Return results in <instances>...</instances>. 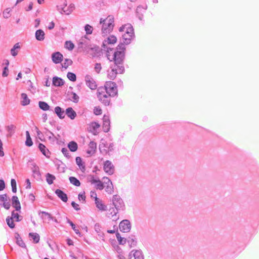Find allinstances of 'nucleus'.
Wrapping results in <instances>:
<instances>
[{"mask_svg": "<svg viewBox=\"0 0 259 259\" xmlns=\"http://www.w3.org/2000/svg\"><path fill=\"white\" fill-rule=\"evenodd\" d=\"M113 49H108L107 51V57L110 61H114L116 65L120 64L122 63L125 58L126 48L123 43H120L116 48V51L113 55H110V52L112 51Z\"/></svg>", "mask_w": 259, "mask_h": 259, "instance_id": "nucleus-1", "label": "nucleus"}, {"mask_svg": "<svg viewBox=\"0 0 259 259\" xmlns=\"http://www.w3.org/2000/svg\"><path fill=\"white\" fill-rule=\"evenodd\" d=\"M119 31L124 32L122 36L123 42L125 44H129L134 36V29L133 26L129 23L123 25L119 27Z\"/></svg>", "mask_w": 259, "mask_h": 259, "instance_id": "nucleus-2", "label": "nucleus"}, {"mask_svg": "<svg viewBox=\"0 0 259 259\" xmlns=\"http://www.w3.org/2000/svg\"><path fill=\"white\" fill-rule=\"evenodd\" d=\"M114 18L113 16H108L106 19H100V24L102 25V32L106 35L111 32L114 27Z\"/></svg>", "mask_w": 259, "mask_h": 259, "instance_id": "nucleus-3", "label": "nucleus"}, {"mask_svg": "<svg viewBox=\"0 0 259 259\" xmlns=\"http://www.w3.org/2000/svg\"><path fill=\"white\" fill-rule=\"evenodd\" d=\"M97 97L99 100L105 105H109L110 101V96L103 87L98 88L97 91Z\"/></svg>", "mask_w": 259, "mask_h": 259, "instance_id": "nucleus-4", "label": "nucleus"}, {"mask_svg": "<svg viewBox=\"0 0 259 259\" xmlns=\"http://www.w3.org/2000/svg\"><path fill=\"white\" fill-rule=\"evenodd\" d=\"M103 87L105 88L110 97H113L117 94V87L114 82L107 81Z\"/></svg>", "mask_w": 259, "mask_h": 259, "instance_id": "nucleus-5", "label": "nucleus"}, {"mask_svg": "<svg viewBox=\"0 0 259 259\" xmlns=\"http://www.w3.org/2000/svg\"><path fill=\"white\" fill-rule=\"evenodd\" d=\"M58 10L61 14L69 15L71 13L70 10L67 6L66 2L65 1H61L59 2L57 6Z\"/></svg>", "mask_w": 259, "mask_h": 259, "instance_id": "nucleus-6", "label": "nucleus"}, {"mask_svg": "<svg viewBox=\"0 0 259 259\" xmlns=\"http://www.w3.org/2000/svg\"><path fill=\"white\" fill-rule=\"evenodd\" d=\"M89 182L92 184H96L97 189L103 190L104 189V184L100 181L99 178H95L94 176H90Z\"/></svg>", "mask_w": 259, "mask_h": 259, "instance_id": "nucleus-7", "label": "nucleus"}, {"mask_svg": "<svg viewBox=\"0 0 259 259\" xmlns=\"http://www.w3.org/2000/svg\"><path fill=\"white\" fill-rule=\"evenodd\" d=\"M103 169L106 174L112 175L114 171V166L110 161L106 160L104 163Z\"/></svg>", "mask_w": 259, "mask_h": 259, "instance_id": "nucleus-8", "label": "nucleus"}, {"mask_svg": "<svg viewBox=\"0 0 259 259\" xmlns=\"http://www.w3.org/2000/svg\"><path fill=\"white\" fill-rule=\"evenodd\" d=\"M119 228L121 231L128 232L131 228V223L127 220H123L120 223Z\"/></svg>", "mask_w": 259, "mask_h": 259, "instance_id": "nucleus-9", "label": "nucleus"}, {"mask_svg": "<svg viewBox=\"0 0 259 259\" xmlns=\"http://www.w3.org/2000/svg\"><path fill=\"white\" fill-rule=\"evenodd\" d=\"M100 127V124L97 122H92L88 124V131L94 135L98 134V130Z\"/></svg>", "mask_w": 259, "mask_h": 259, "instance_id": "nucleus-10", "label": "nucleus"}, {"mask_svg": "<svg viewBox=\"0 0 259 259\" xmlns=\"http://www.w3.org/2000/svg\"><path fill=\"white\" fill-rule=\"evenodd\" d=\"M129 259H144V256L141 250H134L129 254Z\"/></svg>", "mask_w": 259, "mask_h": 259, "instance_id": "nucleus-11", "label": "nucleus"}, {"mask_svg": "<svg viewBox=\"0 0 259 259\" xmlns=\"http://www.w3.org/2000/svg\"><path fill=\"white\" fill-rule=\"evenodd\" d=\"M86 84L91 89L95 90L97 88V84L95 80L89 75L85 76Z\"/></svg>", "mask_w": 259, "mask_h": 259, "instance_id": "nucleus-12", "label": "nucleus"}, {"mask_svg": "<svg viewBox=\"0 0 259 259\" xmlns=\"http://www.w3.org/2000/svg\"><path fill=\"white\" fill-rule=\"evenodd\" d=\"M118 66L115 64V65L111 67V70L108 71L107 76L109 79L113 80L114 79L117 75V68Z\"/></svg>", "mask_w": 259, "mask_h": 259, "instance_id": "nucleus-13", "label": "nucleus"}, {"mask_svg": "<svg viewBox=\"0 0 259 259\" xmlns=\"http://www.w3.org/2000/svg\"><path fill=\"white\" fill-rule=\"evenodd\" d=\"M63 55L59 52L54 53L52 55V61L55 64H58L61 62L63 60Z\"/></svg>", "mask_w": 259, "mask_h": 259, "instance_id": "nucleus-14", "label": "nucleus"}, {"mask_svg": "<svg viewBox=\"0 0 259 259\" xmlns=\"http://www.w3.org/2000/svg\"><path fill=\"white\" fill-rule=\"evenodd\" d=\"M103 179L106 180L107 182H105V184L107 185L106 187V191L110 194H111L113 193L114 189H113V186L111 182V181L110 180V179L107 177H104Z\"/></svg>", "mask_w": 259, "mask_h": 259, "instance_id": "nucleus-15", "label": "nucleus"}, {"mask_svg": "<svg viewBox=\"0 0 259 259\" xmlns=\"http://www.w3.org/2000/svg\"><path fill=\"white\" fill-rule=\"evenodd\" d=\"M12 204L13 207H14L16 211H20L21 209V205L19 201L18 197L14 196L12 198Z\"/></svg>", "mask_w": 259, "mask_h": 259, "instance_id": "nucleus-16", "label": "nucleus"}, {"mask_svg": "<svg viewBox=\"0 0 259 259\" xmlns=\"http://www.w3.org/2000/svg\"><path fill=\"white\" fill-rule=\"evenodd\" d=\"M96 148V143L93 141H91L88 145V149L87 150V152L90 155H92L95 153Z\"/></svg>", "mask_w": 259, "mask_h": 259, "instance_id": "nucleus-17", "label": "nucleus"}, {"mask_svg": "<svg viewBox=\"0 0 259 259\" xmlns=\"http://www.w3.org/2000/svg\"><path fill=\"white\" fill-rule=\"evenodd\" d=\"M113 203L116 209L121 207L123 204L122 199L117 195L114 196L113 198Z\"/></svg>", "mask_w": 259, "mask_h": 259, "instance_id": "nucleus-18", "label": "nucleus"}, {"mask_svg": "<svg viewBox=\"0 0 259 259\" xmlns=\"http://www.w3.org/2000/svg\"><path fill=\"white\" fill-rule=\"evenodd\" d=\"M110 120L108 117L104 116L103 117V123L102 128L105 132H108L110 130Z\"/></svg>", "mask_w": 259, "mask_h": 259, "instance_id": "nucleus-19", "label": "nucleus"}, {"mask_svg": "<svg viewBox=\"0 0 259 259\" xmlns=\"http://www.w3.org/2000/svg\"><path fill=\"white\" fill-rule=\"evenodd\" d=\"M57 195L63 201L66 202L68 200L67 195L60 189H57L55 191Z\"/></svg>", "mask_w": 259, "mask_h": 259, "instance_id": "nucleus-20", "label": "nucleus"}, {"mask_svg": "<svg viewBox=\"0 0 259 259\" xmlns=\"http://www.w3.org/2000/svg\"><path fill=\"white\" fill-rule=\"evenodd\" d=\"M45 32L42 30H37L35 32L36 39L39 41H42L45 39Z\"/></svg>", "mask_w": 259, "mask_h": 259, "instance_id": "nucleus-21", "label": "nucleus"}, {"mask_svg": "<svg viewBox=\"0 0 259 259\" xmlns=\"http://www.w3.org/2000/svg\"><path fill=\"white\" fill-rule=\"evenodd\" d=\"M67 115L71 119H73L76 116V112L71 107L68 108L66 110Z\"/></svg>", "mask_w": 259, "mask_h": 259, "instance_id": "nucleus-22", "label": "nucleus"}, {"mask_svg": "<svg viewBox=\"0 0 259 259\" xmlns=\"http://www.w3.org/2000/svg\"><path fill=\"white\" fill-rule=\"evenodd\" d=\"M55 112L58 116L61 118L63 119L65 117V113L64 110H63L61 107L59 106H57L55 108Z\"/></svg>", "mask_w": 259, "mask_h": 259, "instance_id": "nucleus-23", "label": "nucleus"}, {"mask_svg": "<svg viewBox=\"0 0 259 259\" xmlns=\"http://www.w3.org/2000/svg\"><path fill=\"white\" fill-rule=\"evenodd\" d=\"M117 37L115 35H111L108 37L105 42L109 45H114L117 42Z\"/></svg>", "mask_w": 259, "mask_h": 259, "instance_id": "nucleus-24", "label": "nucleus"}, {"mask_svg": "<svg viewBox=\"0 0 259 259\" xmlns=\"http://www.w3.org/2000/svg\"><path fill=\"white\" fill-rule=\"evenodd\" d=\"M68 147L71 152H75L78 149V145L75 142L71 141L68 143Z\"/></svg>", "mask_w": 259, "mask_h": 259, "instance_id": "nucleus-25", "label": "nucleus"}, {"mask_svg": "<svg viewBox=\"0 0 259 259\" xmlns=\"http://www.w3.org/2000/svg\"><path fill=\"white\" fill-rule=\"evenodd\" d=\"M7 131L9 133L8 137H11V136L14 133L16 127L14 124L8 125L6 127Z\"/></svg>", "mask_w": 259, "mask_h": 259, "instance_id": "nucleus-26", "label": "nucleus"}, {"mask_svg": "<svg viewBox=\"0 0 259 259\" xmlns=\"http://www.w3.org/2000/svg\"><path fill=\"white\" fill-rule=\"evenodd\" d=\"M21 98L22 99L21 101V104L23 106H26L29 104L30 100L27 97V95L25 93H22L21 94Z\"/></svg>", "mask_w": 259, "mask_h": 259, "instance_id": "nucleus-27", "label": "nucleus"}, {"mask_svg": "<svg viewBox=\"0 0 259 259\" xmlns=\"http://www.w3.org/2000/svg\"><path fill=\"white\" fill-rule=\"evenodd\" d=\"M96 206L101 210H105L106 209V206L104 205L102 201L99 198H96L95 201Z\"/></svg>", "mask_w": 259, "mask_h": 259, "instance_id": "nucleus-28", "label": "nucleus"}, {"mask_svg": "<svg viewBox=\"0 0 259 259\" xmlns=\"http://www.w3.org/2000/svg\"><path fill=\"white\" fill-rule=\"evenodd\" d=\"M75 160L76 164L78 165L81 170L84 171L85 170V167L84 163L82 162L81 158L80 157H76Z\"/></svg>", "mask_w": 259, "mask_h": 259, "instance_id": "nucleus-29", "label": "nucleus"}, {"mask_svg": "<svg viewBox=\"0 0 259 259\" xmlns=\"http://www.w3.org/2000/svg\"><path fill=\"white\" fill-rule=\"evenodd\" d=\"M20 48V46L19 43H16L13 47L12 49L11 50V55L15 57L17 55L18 53V51L17 50Z\"/></svg>", "mask_w": 259, "mask_h": 259, "instance_id": "nucleus-30", "label": "nucleus"}, {"mask_svg": "<svg viewBox=\"0 0 259 259\" xmlns=\"http://www.w3.org/2000/svg\"><path fill=\"white\" fill-rule=\"evenodd\" d=\"M53 84L57 87L61 86L64 84V82L60 78L55 77L53 79Z\"/></svg>", "mask_w": 259, "mask_h": 259, "instance_id": "nucleus-31", "label": "nucleus"}, {"mask_svg": "<svg viewBox=\"0 0 259 259\" xmlns=\"http://www.w3.org/2000/svg\"><path fill=\"white\" fill-rule=\"evenodd\" d=\"M46 181L49 185H51L53 183L54 181L56 179V177L49 173L46 175Z\"/></svg>", "mask_w": 259, "mask_h": 259, "instance_id": "nucleus-32", "label": "nucleus"}, {"mask_svg": "<svg viewBox=\"0 0 259 259\" xmlns=\"http://www.w3.org/2000/svg\"><path fill=\"white\" fill-rule=\"evenodd\" d=\"M39 107L41 109L44 111L49 110L50 109L49 105L47 103L43 101H40L39 102Z\"/></svg>", "mask_w": 259, "mask_h": 259, "instance_id": "nucleus-33", "label": "nucleus"}, {"mask_svg": "<svg viewBox=\"0 0 259 259\" xmlns=\"http://www.w3.org/2000/svg\"><path fill=\"white\" fill-rule=\"evenodd\" d=\"M29 236L35 243H38L39 240V235L36 233H29Z\"/></svg>", "mask_w": 259, "mask_h": 259, "instance_id": "nucleus-34", "label": "nucleus"}, {"mask_svg": "<svg viewBox=\"0 0 259 259\" xmlns=\"http://www.w3.org/2000/svg\"><path fill=\"white\" fill-rule=\"evenodd\" d=\"M38 147H39V149L40 150V151L42 152V153L44 155H45L46 156L49 157V155H48L49 151L48 150H46V146L44 144L40 143L39 144Z\"/></svg>", "mask_w": 259, "mask_h": 259, "instance_id": "nucleus-35", "label": "nucleus"}, {"mask_svg": "<svg viewBox=\"0 0 259 259\" xmlns=\"http://www.w3.org/2000/svg\"><path fill=\"white\" fill-rule=\"evenodd\" d=\"M14 220L11 217H8L6 219V222L7 225L9 226V227L12 229H13L15 228V225L14 223Z\"/></svg>", "mask_w": 259, "mask_h": 259, "instance_id": "nucleus-36", "label": "nucleus"}, {"mask_svg": "<svg viewBox=\"0 0 259 259\" xmlns=\"http://www.w3.org/2000/svg\"><path fill=\"white\" fill-rule=\"evenodd\" d=\"M26 140L25 142V144L27 146H31L33 144L32 141L31 139L29 133L28 131H26Z\"/></svg>", "mask_w": 259, "mask_h": 259, "instance_id": "nucleus-37", "label": "nucleus"}, {"mask_svg": "<svg viewBox=\"0 0 259 259\" xmlns=\"http://www.w3.org/2000/svg\"><path fill=\"white\" fill-rule=\"evenodd\" d=\"M11 12H12V9L10 8H8L6 9L4 12H3V17L6 18L8 19L10 18L11 16Z\"/></svg>", "mask_w": 259, "mask_h": 259, "instance_id": "nucleus-38", "label": "nucleus"}, {"mask_svg": "<svg viewBox=\"0 0 259 259\" xmlns=\"http://www.w3.org/2000/svg\"><path fill=\"white\" fill-rule=\"evenodd\" d=\"M11 217L16 222H19L21 220V217L17 212H15V211L12 212Z\"/></svg>", "mask_w": 259, "mask_h": 259, "instance_id": "nucleus-39", "label": "nucleus"}, {"mask_svg": "<svg viewBox=\"0 0 259 259\" xmlns=\"http://www.w3.org/2000/svg\"><path fill=\"white\" fill-rule=\"evenodd\" d=\"M70 182L71 184L75 185V186H79L80 185V183L78 180H77L76 178L73 177H71L69 178Z\"/></svg>", "mask_w": 259, "mask_h": 259, "instance_id": "nucleus-40", "label": "nucleus"}, {"mask_svg": "<svg viewBox=\"0 0 259 259\" xmlns=\"http://www.w3.org/2000/svg\"><path fill=\"white\" fill-rule=\"evenodd\" d=\"M42 219L47 221H50L51 220H52L53 218L51 215V214L48 212H42Z\"/></svg>", "mask_w": 259, "mask_h": 259, "instance_id": "nucleus-41", "label": "nucleus"}, {"mask_svg": "<svg viewBox=\"0 0 259 259\" xmlns=\"http://www.w3.org/2000/svg\"><path fill=\"white\" fill-rule=\"evenodd\" d=\"M72 63V61L71 60L69 59H66L62 64V66L63 68L65 69H67L69 66H70Z\"/></svg>", "mask_w": 259, "mask_h": 259, "instance_id": "nucleus-42", "label": "nucleus"}, {"mask_svg": "<svg viewBox=\"0 0 259 259\" xmlns=\"http://www.w3.org/2000/svg\"><path fill=\"white\" fill-rule=\"evenodd\" d=\"M78 200L80 201H82V203L85 202V193L84 191L80 192L78 195Z\"/></svg>", "mask_w": 259, "mask_h": 259, "instance_id": "nucleus-43", "label": "nucleus"}, {"mask_svg": "<svg viewBox=\"0 0 259 259\" xmlns=\"http://www.w3.org/2000/svg\"><path fill=\"white\" fill-rule=\"evenodd\" d=\"M65 47L69 50H72L74 47V44L71 41H66L65 44Z\"/></svg>", "mask_w": 259, "mask_h": 259, "instance_id": "nucleus-44", "label": "nucleus"}, {"mask_svg": "<svg viewBox=\"0 0 259 259\" xmlns=\"http://www.w3.org/2000/svg\"><path fill=\"white\" fill-rule=\"evenodd\" d=\"M67 76L68 78L72 81H75L76 80V75L73 73L68 72L67 74Z\"/></svg>", "mask_w": 259, "mask_h": 259, "instance_id": "nucleus-45", "label": "nucleus"}, {"mask_svg": "<svg viewBox=\"0 0 259 259\" xmlns=\"http://www.w3.org/2000/svg\"><path fill=\"white\" fill-rule=\"evenodd\" d=\"M93 112L96 115H99L102 114V110L99 106H96L94 107Z\"/></svg>", "mask_w": 259, "mask_h": 259, "instance_id": "nucleus-46", "label": "nucleus"}, {"mask_svg": "<svg viewBox=\"0 0 259 259\" xmlns=\"http://www.w3.org/2000/svg\"><path fill=\"white\" fill-rule=\"evenodd\" d=\"M11 184L12 188V191L14 193H16L17 191V184L16 181L14 179H12L11 181Z\"/></svg>", "mask_w": 259, "mask_h": 259, "instance_id": "nucleus-47", "label": "nucleus"}, {"mask_svg": "<svg viewBox=\"0 0 259 259\" xmlns=\"http://www.w3.org/2000/svg\"><path fill=\"white\" fill-rule=\"evenodd\" d=\"M114 215H112L111 216L109 215V217L113 221H116L119 219V217L117 215V212L115 209H113Z\"/></svg>", "mask_w": 259, "mask_h": 259, "instance_id": "nucleus-48", "label": "nucleus"}, {"mask_svg": "<svg viewBox=\"0 0 259 259\" xmlns=\"http://www.w3.org/2000/svg\"><path fill=\"white\" fill-rule=\"evenodd\" d=\"M93 27L89 24L86 25L85 26V30L86 31L87 34H91L93 32Z\"/></svg>", "mask_w": 259, "mask_h": 259, "instance_id": "nucleus-49", "label": "nucleus"}, {"mask_svg": "<svg viewBox=\"0 0 259 259\" xmlns=\"http://www.w3.org/2000/svg\"><path fill=\"white\" fill-rule=\"evenodd\" d=\"M102 69V66L100 63H96L95 66V70L96 72L99 73Z\"/></svg>", "mask_w": 259, "mask_h": 259, "instance_id": "nucleus-50", "label": "nucleus"}, {"mask_svg": "<svg viewBox=\"0 0 259 259\" xmlns=\"http://www.w3.org/2000/svg\"><path fill=\"white\" fill-rule=\"evenodd\" d=\"M69 224L72 227V229L75 231L76 234H79V231L78 229L76 228L75 225L70 221H68Z\"/></svg>", "mask_w": 259, "mask_h": 259, "instance_id": "nucleus-51", "label": "nucleus"}, {"mask_svg": "<svg viewBox=\"0 0 259 259\" xmlns=\"http://www.w3.org/2000/svg\"><path fill=\"white\" fill-rule=\"evenodd\" d=\"M71 205L76 210H79L80 209L79 205L74 201L72 202Z\"/></svg>", "mask_w": 259, "mask_h": 259, "instance_id": "nucleus-52", "label": "nucleus"}, {"mask_svg": "<svg viewBox=\"0 0 259 259\" xmlns=\"http://www.w3.org/2000/svg\"><path fill=\"white\" fill-rule=\"evenodd\" d=\"M4 156V152L3 151V143L0 139V156L3 157Z\"/></svg>", "mask_w": 259, "mask_h": 259, "instance_id": "nucleus-53", "label": "nucleus"}, {"mask_svg": "<svg viewBox=\"0 0 259 259\" xmlns=\"http://www.w3.org/2000/svg\"><path fill=\"white\" fill-rule=\"evenodd\" d=\"M8 71H9L8 68L7 66H6L4 68V71L3 72V76H5V77L7 76L8 75Z\"/></svg>", "mask_w": 259, "mask_h": 259, "instance_id": "nucleus-54", "label": "nucleus"}, {"mask_svg": "<svg viewBox=\"0 0 259 259\" xmlns=\"http://www.w3.org/2000/svg\"><path fill=\"white\" fill-rule=\"evenodd\" d=\"M5 188V182L3 180H0V191L3 190Z\"/></svg>", "mask_w": 259, "mask_h": 259, "instance_id": "nucleus-55", "label": "nucleus"}, {"mask_svg": "<svg viewBox=\"0 0 259 259\" xmlns=\"http://www.w3.org/2000/svg\"><path fill=\"white\" fill-rule=\"evenodd\" d=\"M91 197L94 198L95 199V201L96 200V198H98L96 192L94 191H92L91 192Z\"/></svg>", "mask_w": 259, "mask_h": 259, "instance_id": "nucleus-56", "label": "nucleus"}, {"mask_svg": "<svg viewBox=\"0 0 259 259\" xmlns=\"http://www.w3.org/2000/svg\"><path fill=\"white\" fill-rule=\"evenodd\" d=\"M28 199L31 202H33L35 200V196L33 194L31 193L28 195Z\"/></svg>", "mask_w": 259, "mask_h": 259, "instance_id": "nucleus-57", "label": "nucleus"}, {"mask_svg": "<svg viewBox=\"0 0 259 259\" xmlns=\"http://www.w3.org/2000/svg\"><path fill=\"white\" fill-rule=\"evenodd\" d=\"M116 237H117V239L118 242H119L120 243H121L123 241V238H122L120 236L119 233H116Z\"/></svg>", "mask_w": 259, "mask_h": 259, "instance_id": "nucleus-58", "label": "nucleus"}, {"mask_svg": "<svg viewBox=\"0 0 259 259\" xmlns=\"http://www.w3.org/2000/svg\"><path fill=\"white\" fill-rule=\"evenodd\" d=\"M3 206L6 209H9L10 207V204L8 202H4Z\"/></svg>", "mask_w": 259, "mask_h": 259, "instance_id": "nucleus-59", "label": "nucleus"}, {"mask_svg": "<svg viewBox=\"0 0 259 259\" xmlns=\"http://www.w3.org/2000/svg\"><path fill=\"white\" fill-rule=\"evenodd\" d=\"M62 152L65 156H67V155L68 154V150L65 148H63L62 149Z\"/></svg>", "mask_w": 259, "mask_h": 259, "instance_id": "nucleus-60", "label": "nucleus"}, {"mask_svg": "<svg viewBox=\"0 0 259 259\" xmlns=\"http://www.w3.org/2000/svg\"><path fill=\"white\" fill-rule=\"evenodd\" d=\"M6 197H7V195L6 194L2 195L1 196V200L2 201H3L4 202H5L7 200Z\"/></svg>", "mask_w": 259, "mask_h": 259, "instance_id": "nucleus-61", "label": "nucleus"}, {"mask_svg": "<svg viewBox=\"0 0 259 259\" xmlns=\"http://www.w3.org/2000/svg\"><path fill=\"white\" fill-rule=\"evenodd\" d=\"M15 237L17 239V243H19L20 241H22V239L19 234H16Z\"/></svg>", "mask_w": 259, "mask_h": 259, "instance_id": "nucleus-62", "label": "nucleus"}, {"mask_svg": "<svg viewBox=\"0 0 259 259\" xmlns=\"http://www.w3.org/2000/svg\"><path fill=\"white\" fill-rule=\"evenodd\" d=\"M73 101L77 102L78 100L79 97L75 94H73Z\"/></svg>", "mask_w": 259, "mask_h": 259, "instance_id": "nucleus-63", "label": "nucleus"}, {"mask_svg": "<svg viewBox=\"0 0 259 259\" xmlns=\"http://www.w3.org/2000/svg\"><path fill=\"white\" fill-rule=\"evenodd\" d=\"M54 26H55V23L53 22H51L48 26V28L50 30H51V29H52L53 28H54Z\"/></svg>", "mask_w": 259, "mask_h": 259, "instance_id": "nucleus-64", "label": "nucleus"}]
</instances>
